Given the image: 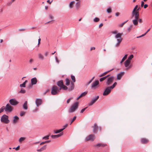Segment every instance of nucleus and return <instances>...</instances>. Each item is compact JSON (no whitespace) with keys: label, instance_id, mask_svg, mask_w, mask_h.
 <instances>
[{"label":"nucleus","instance_id":"f257e3e1","mask_svg":"<svg viewBox=\"0 0 152 152\" xmlns=\"http://www.w3.org/2000/svg\"><path fill=\"white\" fill-rule=\"evenodd\" d=\"M137 7L138 5H136L132 12V18H134V19L132 20V23L135 25L138 24L137 20L139 16V12L137 11Z\"/></svg>","mask_w":152,"mask_h":152},{"label":"nucleus","instance_id":"f03ea898","mask_svg":"<svg viewBox=\"0 0 152 152\" xmlns=\"http://www.w3.org/2000/svg\"><path fill=\"white\" fill-rule=\"evenodd\" d=\"M112 33L116 34L115 38L117 39V42L115 44V46L117 47L119 46L120 43L122 41L123 38L122 37V33H117V31H114L112 32Z\"/></svg>","mask_w":152,"mask_h":152},{"label":"nucleus","instance_id":"7ed1b4c3","mask_svg":"<svg viewBox=\"0 0 152 152\" xmlns=\"http://www.w3.org/2000/svg\"><path fill=\"white\" fill-rule=\"evenodd\" d=\"M117 84V83L115 82L111 86H108L105 88L103 93V95L107 96L111 92V90L115 87Z\"/></svg>","mask_w":152,"mask_h":152},{"label":"nucleus","instance_id":"20e7f679","mask_svg":"<svg viewBox=\"0 0 152 152\" xmlns=\"http://www.w3.org/2000/svg\"><path fill=\"white\" fill-rule=\"evenodd\" d=\"M114 77L113 76H110V75L107 78L105 81L106 85L108 86L111 85L113 82L114 80Z\"/></svg>","mask_w":152,"mask_h":152},{"label":"nucleus","instance_id":"39448f33","mask_svg":"<svg viewBox=\"0 0 152 152\" xmlns=\"http://www.w3.org/2000/svg\"><path fill=\"white\" fill-rule=\"evenodd\" d=\"M57 86H54L52 87L51 91V94L53 95H56L57 94L60 92V90L59 89Z\"/></svg>","mask_w":152,"mask_h":152},{"label":"nucleus","instance_id":"423d86ee","mask_svg":"<svg viewBox=\"0 0 152 152\" xmlns=\"http://www.w3.org/2000/svg\"><path fill=\"white\" fill-rule=\"evenodd\" d=\"M78 107V102H75L73 105L72 106L71 108L69 110V113H72L74 112L76 109Z\"/></svg>","mask_w":152,"mask_h":152},{"label":"nucleus","instance_id":"0eeeda50","mask_svg":"<svg viewBox=\"0 0 152 152\" xmlns=\"http://www.w3.org/2000/svg\"><path fill=\"white\" fill-rule=\"evenodd\" d=\"M1 121L2 122L5 124H8L9 122L10 121L8 119V116L5 114L3 115L1 117Z\"/></svg>","mask_w":152,"mask_h":152},{"label":"nucleus","instance_id":"6e6552de","mask_svg":"<svg viewBox=\"0 0 152 152\" xmlns=\"http://www.w3.org/2000/svg\"><path fill=\"white\" fill-rule=\"evenodd\" d=\"M4 108L5 111L9 112H11L13 110V107L9 104H7L5 107H4Z\"/></svg>","mask_w":152,"mask_h":152},{"label":"nucleus","instance_id":"1a4fd4ad","mask_svg":"<svg viewBox=\"0 0 152 152\" xmlns=\"http://www.w3.org/2000/svg\"><path fill=\"white\" fill-rule=\"evenodd\" d=\"M99 96H97L95 97L94 98H93L91 99V101L88 104V106H91L93 105L99 99Z\"/></svg>","mask_w":152,"mask_h":152},{"label":"nucleus","instance_id":"9d476101","mask_svg":"<svg viewBox=\"0 0 152 152\" xmlns=\"http://www.w3.org/2000/svg\"><path fill=\"white\" fill-rule=\"evenodd\" d=\"M9 102L12 105H16L19 103V102L14 98L10 99L9 100Z\"/></svg>","mask_w":152,"mask_h":152},{"label":"nucleus","instance_id":"9b49d317","mask_svg":"<svg viewBox=\"0 0 152 152\" xmlns=\"http://www.w3.org/2000/svg\"><path fill=\"white\" fill-rule=\"evenodd\" d=\"M99 84V81L98 80H96L91 84V87L93 89H95L96 88L97 86Z\"/></svg>","mask_w":152,"mask_h":152},{"label":"nucleus","instance_id":"f8f14e48","mask_svg":"<svg viewBox=\"0 0 152 152\" xmlns=\"http://www.w3.org/2000/svg\"><path fill=\"white\" fill-rule=\"evenodd\" d=\"M42 101L41 99L37 98L36 99L35 103L37 107H38L42 104Z\"/></svg>","mask_w":152,"mask_h":152},{"label":"nucleus","instance_id":"ddd939ff","mask_svg":"<svg viewBox=\"0 0 152 152\" xmlns=\"http://www.w3.org/2000/svg\"><path fill=\"white\" fill-rule=\"evenodd\" d=\"M94 139V136L93 134H90L88 137H86V141L91 140L93 141Z\"/></svg>","mask_w":152,"mask_h":152},{"label":"nucleus","instance_id":"4468645a","mask_svg":"<svg viewBox=\"0 0 152 152\" xmlns=\"http://www.w3.org/2000/svg\"><path fill=\"white\" fill-rule=\"evenodd\" d=\"M64 133L63 132H61L60 134H58L51 135V137L53 139H56L61 136Z\"/></svg>","mask_w":152,"mask_h":152},{"label":"nucleus","instance_id":"2eb2a0df","mask_svg":"<svg viewBox=\"0 0 152 152\" xmlns=\"http://www.w3.org/2000/svg\"><path fill=\"white\" fill-rule=\"evenodd\" d=\"M74 83L73 82H71L70 86L68 87V90L71 91L74 89Z\"/></svg>","mask_w":152,"mask_h":152},{"label":"nucleus","instance_id":"dca6fc26","mask_svg":"<svg viewBox=\"0 0 152 152\" xmlns=\"http://www.w3.org/2000/svg\"><path fill=\"white\" fill-rule=\"evenodd\" d=\"M98 127L96 123H94L93 126V131L94 133H96L97 132Z\"/></svg>","mask_w":152,"mask_h":152},{"label":"nucleus","instance_id":"f3484780","mask_svg":"<svg viewBox=\"0 0 152 152\" xmlns=\"http://www.w3.org/2000/svg\"><path fill=\"white\" fill-rule=\"evenodd\" d=\"M124 74V72H121L119 73L117 75V79L120 80Z\"/></svg>","mask_w":152,"mask_h":152},{"label":"nucleus","instance_id":"a211bd4d","mask_svg":"<svg viewBox=\"0 0 152 152\" xmlns=\"http://www.w3.org/2000/svg\"><path fill=\"white\" fill-rule=\"evenodd\" d=\"M107 145L106 144L102 143H97L96 144L94 145V147H97L98 148L100 147H104Z\"/></svg>","mask_w":152,"mask_h":152},{"label":"nucleus","instance_id":"6ab92c4d","mask_svg":"<svg viewBox=\"0 0 152 152\" xmlns=\"http://www.w3.org/2000/svg\"><path fill=\"white\" fill-rule=\"evenodd\" d=\"M37 81V79L36 77H34L31 79V84L32 85L36 84Z\"/></svg>","mask_w":152,"mask_h":152},{"label":"nucleus","instance_id":"aec40b11","mask_svg":"<svg viewBox=\"0 0 152 152\" xmlns=\"http://www.w3.org/2000/svg\"><path fill=\"white\" fill-rule=\"evenodd\" d=\"M57 84L60 88L61 87L64 85L63 80H61L58 81L57 82Z\"/></svg>","mask_w":152,"mask_h":152},{"label":"nucleus","instance_id":"412c9836","mask_svg":"<svg viewBox=\"0 0 152 152\" xmlns=\"http://www.w3.org/2000/svg\"><path fill=\"white\" fill-rule=\"evenodd\" d=\"M27 101H26L23 105V108L25 110H27L28 108Z\"/></svg>","mask_w":152,"mask_h":152},{"label":"nucleus","instance_id":"4be33fe9","mask_svg":"<svg viewBox=\"0 0 152 152\" xmlns=\"http://www.w3.org/2000/svg\"><path fill=\"white\" fill-rule=\"evenodd\" d=\"M130 63V61L128 60H127L124 62V66L125 67H127L129 65Z\"/></svg>","mask_w":152,"mask_h":152},{"label":"nucleus","instance_id":"5701e85b","mask_svg":"<svg viewBox=\"0 0 152 152\" xmlns=\"http://www.w3.org/2000/svg\"><path fill=\"white\" fill-rule=\"evenodd\" d=\"M19 118L17 116H15L14 117L13 120V123L14 124H15L18 121V120Z\"/></svg>","mask_w":152,"mask_h":152},{"label":"nucleus","instance_id":"b1692460","mask_svg":"<svg viewBox=\"0 0 152 152\" xmlns=\"http://www.w3.org/2000/svg\"><path fill=\"white\" fill-rule=\"evenodd\" d=\"M63 89L64 90H68V87L64 85L61 87L59 88V90H61V89Z\"/></svg>","mask_w":152,"mask_h":152},{"label":"nucleus","instance_id":"393cba45","mask_svg":"<svg viewBox=\"0 0 152 152\" xmlns=\"http://www.w3.org/2000/svg\"><path fill=\"white\" fill-rule=\"evenodd\" d=\"M46 145H45L43 147L41 148L40 149H37V151L38 152H41L42 151H43L46 149Z\"/></svg>","mask_w":152,"mask_h":152},{"label":"nucleus","instance_id":"a878e982","mask_svg":"<svg viewBox=\"0 0 152 152\" xmlns=\"http://www.w3.org/2000/svg\"><path fill=\"white\" fill-rule=\"evenodd\" d=\"M141 142L142 143L145 144L148 142V140L145 138H142L141 140Z\"/></svg>","mask_w":152,"mask_h":152},{"label":"nucleus","instance_id":"bb28decb","mask_svg":"<svg viewBox=\"0 0 152 152\" xmlns=\"http://www.w3.org/2000/svg\"><path fill=\"white\" fill-rule=\"evenodd\" d=\"M114 69H111L110 70H109L107 71V72H104L102 74H101V75H100L99 76V77H102L104 76V75H105L106 74H107V73L110 72L111 71L113 70Z\"/></svg>","mask_w":152,"mask_h":152},{"label":"nucleus","instance_id":"cd10ccee","mask_svg":"<svg viewBox=\"0 0 152 152\" xmlns=\"http://www.w3.org/2000/svg\"><path fill=\"white\" fill-rule=\"evenodd\" d=\"M65 81L66 82L65 84L67 86H69V85L70 81L68 78H66L65 80Z\"/></svg>","mask_w":152,"mask_h":152},{"label":"nucleus","instance_id":"c85d7f7f","mask_svg":"<svg viewBox=\"0 0 152 152\" xmlns=\"http://www.w3.org/2000/svg\"><path fill=\"white\" fill-rule=\"evenodd\" d=\"M127 56V54H126L122 58L120 62V64H121L124 61V60L126 58Z\"/></svg>","mask_w":152,"mask_h":152},{"label":"nucleus","instance_id":"c756f323","mask_svg":"<svg viewBox=\"0 0 152 152\" xmlns=\"http://www.w3.org/2000/svg\"><path fill=\"white\" fill-rule=\"evenodd\" d=\"M27 80H26L24 82H23L22 84H20V87H26V84L27 82Z\"/></svg>","mask_w":152,"mask_h":152},{"label":"nucleus","instance_id":"7c9ffc66","mask_svg":"<svg viewBox=\"0 0 152 152\" xmlns=\"http://www.w3.org/2000/svg\"><path fill=\"white\" fill-rule=\"evenodd\" d=\"M109 75H106L104 77H102L101 78L99 79V81L100 82H102L105 80H106V78L108 77V76H109Z\"/></svg>","mask_w":152,"mask_h":152},{"label":"nucleus","instance_id":"2f4dec72","mask_svg":"<svg viewBox=\"0 0 152 152\" xmlns=\"http://www.w3.org/2000/svg\"><path fill=\"white\" fill-rule=\"evenodd\" d=\"M64 130V129H61L57 130H54V133L55 134H57L61 132Z\"/></svg>","mask_w":152,"mask_h":152},{"label":"nucleus","instance_id":"473e14b6","mask_svg":"<svg viewBox=\"0 0 152 152\" xmlns=\"http://www.w3.org/2000/svg\"><path fill=\"white\" fill-rule=\"evenodd\" d=\"M75 5L76 9H78L80 8V2L78 1L77 2L76 4Z\"/></svg>","mask_w":152,"mask_h":152},{"label":"nucleus","instance_id":"72a5a7b5","mask_svg":"<svg viewBox=\"0 0 152 152\" xmlns=\"http://www.w3.org/2000/svg\"><path fill=\"white\" fill-rule=\"evenodd\" d=\"M39 58V59L43 60L44 59V58L43 55L40 53L38 54Z\"/></svg>","mask_w":152,"mask_h":152},{"label":"nucleus","instance_id":"f704fd0d","mask_svg":"<svg viewBox=\"0 0 152 152\" xmlns=\"http://www.w3.org/2000/svg\"><path fill=\"white\" fill-rule=\"evenodd\" d=\"M26 139L25 137H21L19 139V142L20 143H21L24 140Z\"/></svg>","mask_w":152,"mask_h":152},{"label":"nucleus","instance_id":"c9c22d12","mask_svg":"<svg viewBox=\"0 0 152 152\" xmlns=\"http://www.w3.org/2000/svg\"><path fill=\"white\" fill-rule=\"evenodd\" d=\"M15 0H11V1L9 2H8L7 3V5L8 6H10L11 5V4L14 2Z\"/></svg>","mask_w":152,"mask_h":152},{"label":"nucleus","instance_id":"e433bc0d","mask_svg":"<svg viewBox=\"0 0 152 152\" xmlns=\"http://www.w3.org/2000/svg\"><path fill=\"white\" fill-rule=\"evenodd\" d=\"M71 78L73 81V82H75L76 81L75 78L74 76L72 75L71 76Z\"/></svg>","mask_w":152,"mask_h":152},{"label":"nucleus","instance_id":"4c0bfd02","mask_svg":"<svg viewBox=\"0 0 152 152\" xmlns=\"http://www.w3.org/2000/svg\"><path fill=\"white\" fill-rule=\"evenodd\" d=\"M26 90L25 89H24L22 88L21 89L20 91H19V93H21V94H24L26 93Z\"/></svg>","mask_w":152,"mask_h":152},{"label":"nucleus","instance_id":"58836bf2","mask_svg":"<svg viewBox=\"0 0 152 152\" xmlns=\"http://www.w3.org/2000/svg\"><path fill=\"white\" fill-rule=\"evenodd\" d=\"M133 25H130V26L128 27V28H127V31L128 32H129L130 31Z\"/></svg>","mask_w":152,"mask_h":152},{"label":"nucleus","instance_id":"ea45409f","mask_svg":"<svg viewBox=\"0 0 152 152\" xmlns=\"http://www.w3.org/2000/svg\"><path fill=\"white\" fill-rule=\"evenodd\" d=\"M50 142H51V140H47V141H45L44 142H42L40 143V145H41L42 144H44L46 143H48Z\"/></svg>","mask_w":152,"mask_h":152},{"label":"nucleus","instance_id":"a19ab883","mask_svg":"<svg viewBox=\"0 0 152 152\" xmlns=\"http://www.w3.org/2000/svg\"><path fill=\"white\" fill-rule=\"evenodd\" d=\"M74 2V1H72L69 4V7L70 8H73V5Z\"/></svg>","mask_w":152,"mask_h":152},{"label":"nucleus","instance_id":"79ce46f5","mask_svg":"<svg viewBox=\"0 0 152 152\" xmlns=\"http://www.w3.org/2000/svg\"><path fill=\"white\" fill-rule=\"evenodd\" d=\"M107 12L108 13H110L111 12H112V10H111V8L110 7H108L107 10Z\"/></svg>","mask_w":152,"mask_h":152},{"label":"nucleus","instance_id":"37998d69","mask_svg":"<svg viewBox=\"0 0 152 152\" xmlns=\"http://www.w3.org/2000/svg\"><path fill=\"white\" fill-rule=\"evenodd\" d=\"M99 18L97 17H96L94 19V21L95 22H98L99 21Z\"/></svg>","mask_w":152,"mask_h":152},{"label":"nucleus","instance_id":"c03bdc74","mask_svg":"<svg viewBox=\"0 0 152 152\" xmlns=\"http://www.w3.org/2000/svg\"><path fill=\"white\" fill-rule=\"evenodd\" d=\"M134 57V56L132 54L130 55L129 57L128 58V59L127 60H128L130 61V60H131Z\"/></svg>","mask_w":152,"mask_h":152},{"label":"nucleus","instance_id":"a18cd8bd","mask_svg":"<svg viewBox=\"0 0 152 152\" xmlns=\"http://www.w3.org/2000/svg\"><path fill=\"white\" fill-rule=\"evenodd\" d=\"M25 112H24L23 111H21L20 112V115L21 116H22L25 115Z\"/></svg>","mask_w":152,"mask_h":152},{"label":"nucleus","instance_id":"49530a36","mask_svg":"<svg viewBox=\"0 0 152 152\" xmlns=\"http://www.w3.org/2000/svg\"><path fill=\"white\" fill-rule=\"evenodd\" d=\"M94 77H93L88 82L87 84V85H89L93 81V80L94 79Z\"/></svg>","mask_w":152,"mask_h":152},{"label":"nucleus","instance_id":"de8ad7c7","mask_svg":"<svg viewBox=\"0 0 152 152\" xmlns=\"http://www.w3.org/2000/svg\"><path fill=\"white\" fill-rule=\"evenodd\" d=\"M49 135H48L47 136H45L43 137L42 139H43V140L44 139V140H48L49 139Z\"/></svg>","mask_w":152,"mask_h":152},{"label":"nucleus","instance_id":"09e8293b","mask_svg":"<svg viewBox=\"0 0 152 152\" xmlns=\"http://www.w3.org/2000/svg\"><path fill=\"white\" fill-rule=\"evenodd\" d=\"M39 108L38 107H37L35 108V109L33 110V112L34 113L38 111Z\"/></svg>","mask_w":152,"mask_h":152},{"label":"nucleus","instance_id":"8fccbe9b","mask_svg":"<svg viewBox=\"0 0 152 152\" xmlns=\"http://www.w3.org/2000/svg\"><path fill=\"white\" fill-rule=\"evenodd\" d=\"M88 93L87 91H85L83 93H82L81 94L82 95V96H85Z\"/></svg>","mask_w":152,"mask_h":152},{"label":"nucleus","instance_id":"3c124183","mask_svg":"<svg viewBox=\"0 0 152 152\" xmlns=\"http://www.w3.org/2000/svg\"><path fill=\"white\" fill-rule=\"evenodd\" d=\"M87 108V107H86L82 109L80 111V113H83L85 111V110Z\"/></svg>","mask_w":152,"mask_h":152},{"label":"nucleus","instance_id":"603ef678","mask_svg":"<svg viewBox=\"0 0 152 152\" xmlns=\"http://www.w3.org/2000/svg\"><path fill=\"white\" fill-rule=\"evenodd\" d=\"M4 106H3L0 109V113L3 112L4 111Z\"/></svg>","mask_w":152,"mask_h":152},{"label":"nucleus","instance_id":"864d4df0","mask_svg":"<svg viewBox=\"0 0 152 152\" xmlns=\"http://www.w3.org/2000/svg\"><path fill=\"white\" fill-rule=\"evenodd\" d=\"M76 117L75 116H74L73 117V119L72 120V121L70 124H72V122H73L76 119Z\"/></svg>","mask_w":152,"mask_h":152},{"label":"nucleus","instance_id":"5fc2aeb1","mask_svg":"<svg viewBox=\"0 0 152 152\" xmlns=\"http://www.w3.org/2000/svg\"><path fill=\"white\" fill-rule=\"evenodd\" d=\"M20 148V145H18L16 148H13V149H15L16 151H18L19 150Z\"/></svg>","mask_w":152,"mask_h":152},{"label":"nucleus","instance_id":"6e6d98bb","mask_svg":"<svg viewBox=\"0 0 152 152\" xmlns=\"http://www.w3.org/2000/svg\"><path fill=\"white\" fill-rule=\"evenodd\" d=\"M138 21L140 23H142V20L141 19H140V18L139 19V18H138V19L137 20L138 22Z\"/></svg>","mask_w":152,"mask_h":152},{"label":"nucleus","instance_id":"4d7b16f0","mask_svg":"<svg viewBox=\"0 0 152 152\" xmlns=\"http://www.w3.org/2000/svg\"><path fill=\"white\" fill-rule=\"evenodd\" d=\"M71 99H72L71 98H70L67 100L66 102L67 104H68L69 103Z\"/></svg>","mask_w":152,"mask_h":152},{"label":"nucleus","instance_id":"13d9d810","mask_svg":"<svg viewBox=\"0 0 152 152\" xmlns=\"http://www.w3.org/2000/svg\"><path fill=\"white\" fill-rule=\"evenodd\" d=\"M145 35V34H142V35H141L140 36L137 37V38H139L141 37H143V36H144Z\"/></svg>","mask_w":152,"mask_h":152},{"label":"nucleus","instance_id":"bf43d9fd","mask_svg":"<svg viewBox=\"0 0 152 152\" xmlns=\"http://www.w3.org/2000/svg\"><path fill=\"white\" fill-rule=\"evenodd\" d=\"M33 61V59L32 58H31L30 59L29 62L30 64H31L32 63Z\"/></svg>","mask_w":152,"mask_h":152},{"label":"nucleus","instance_id":"052dcab7","mask_svg":"<svg viewBox=\"0 0 152 152\" xmlns=\"http://www.w3.org/2000/svg\"><path fill=\"white\" fill-rule=\"evenodd\" d=\"M55 59H56V62L57 63H59V61L58 60V59L57 57H55Z\"/></svg>","mask_w":152,"mask_h":152},{"label":"nucleus","instance_id":"680f3d73","mask_svg":"<svg viewBox=\"0 0 152 152\" xmlns=\"http://www.w3.org/2000/svg\"><path fill=\"white\" fill-rule=\"evenodd\" d=\"M67 126L68 124H66L65 125L63 126V128L62 129H65V128L67 127Z\"/></svg>","mask_w":152,"mask_h":152},{"label":"nucleus","instance_id":"e2e57ef3","mask_svg":"<svg viewBox=\"0 0 152 152\" xmlns=\"http://www.w3.org/2000/svg\"><path fill=\"white\" fill-rule=\"evenodd\" d=\"M49 91V89H47L46 90V91L44 93H43L44 95L46 94H47V93Z\"/></svg>","mask_w":152,"mask_h":152},{"label":"nucleus","instance_id":"0e129e2a","mask_svg":"<svg viewBox=\"0 0 152 152\" xmlns=\"http://www.w3.org/2000/svg\"><path fill=\"white\" fill-rule=\"evenodd\" d=\"M40 41H41V39L40 38H39L38 40V45H39V44H40Z\"/></svg>","mask_w":152,"mask_h":152},{"label":"nucleus","instance_id":"69168bd1","mask_svg":"<svg viewBox=\"0 0 152 152\" xmlns=\"http://www.w3.org/2000/svg\"><path fill=\"white\" fill-rule=\"evenodd\" d=\"M49 18L51 19H52L53 18V16L50 15L49 16Z\"/></svg>","mask_w":152,"mask_h":152},{"label":"nucleus","instance_id":"338daca9","mask_svg":"<svg viewBox=\"0 0 152 152\" xmlns=\"http://www.w3.org/2000/svg\"><path fill=\"white\" fill-rule=\"evenodd\" d=\"M132 66L131 65H130V66H129L126 69V70H128V69H129L131 67H132Z\"/></svg>","mask_w":152,"mask_h":152},{"label":"nucleus","instance_id":"774afa93","mask_svg":"<svg viewBox=\"0 0 152 152\" xmlns=\"http://www.w3.org/2000/svg\"><path fill=\"white\" fill-rule=\"evenodd\" d=\"M25 28L20 29H19V30L20 31H25Z\"/></svg>","mask_w":152,"mask_h":152}]
</instances>
